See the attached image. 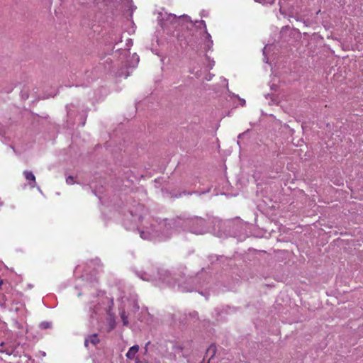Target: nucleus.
I'll use <instances>...</instances> for the list:
<instances>
[{
	"instance_id": "1",
	"label": "nucleus",
	"mask_w": 363,
	"mask_h": 363,
	"mask_svg": "<svg viewBox=\"0 0 363 363\" xmlns=\"http://www.w3.org/2000/svg\"><path fill=\"white\" fill-rule=\"evenodd\" d=\"M99 342H100V340H99V338L98 337L97 334H92V335L87 336V337L85 338L84 345L86 347H88L89 343H91L93 345H96L98 343H99Z\"/></svg>"
},
{
	"instance_id": "6",
	"label": "nucleus",
	"mask_w": 363,
	"mask_h": 363,
	"mask_svg": "<svg viewBox=\"0 0 363 363\" xmlns=\"http://www.w3.org/2000/svg\"><path fill=\"white\" fill-rule=\"evenodd\" d=\"M66 183L69 185H71V184H73L75 183L74 182V177L72 176H69L67 179H66Z\"/></svg>"
},
{
	"instance_id": "4",
	"label": "nucleus",
	"mask_w": 363,
	"mask_h": 363,
	"mask_svg": "<svg viewBox=\"0 0 363 363\" xmlns=\"http://www.w3.org/2000/svg\"><path fill=\"white\" fill-rule=\"evenodd\" d=\"M216 352V346L215 345H211L207 350V354H210L211 357L210 359H211Z\"/></svg>"
},
{
	"instance_id": "3",
	"label": "nucleus",
	"mask_w": 363,
	"mask_h": 363,
	"mask_svg": "<svg viewBox=\"0 0 363 363\" xmlns=\"http://www.w3.org/2000/svg\"><path fill=\"white\" fill-rule=\"evenodd\" d=\"M138 350H139L138 345H134V346L131 347L128 350V352L126 353L127 358L130 359H133L135 357L137 352H138Z\"/></svg>"
},
{
	"instance_id": "2",
	"label": "nucleus",
	"mask_w": 363,
	"mask_h": 363,
	"mask_svg": "<svg viewBox=\"0 0 363 363\" xmlns=\"http://www.w3.org/2000/svg\"><path fill=\"white\" fill-rule=\"evenodd\" d=\"M23 175L25 176L27 181H28V184L30 186V187L33 188L35 186L36 182H35V177L33 174L32 172L29 171H25L23 172Z\"/></svg>"
},
{
	"instance_id": "5",
	"label": "nucleus",
	"mask_w": 363,
	"mask_h": 363,
	"mask_svg": "<svg viewBox=\"0 0 363 363\" xmlns=\"http://www.w3.org/2000/svg\"><path fill=\"white\" fill-rule=\"evenodd\" d=\"M121 319L123 320V325H127L128 323V317L125 315V312H122L121 313Z\"/></svg>"
},
{
	"instance_id": "7",
	"label": "nucleus",
	"mask_w": 363,
	"mask_h": 363,
	"mask_svg": "<svg viewBox=\"0 0 363 363\" xmlns=\"http://www.w3.org/2000/svg\"><path fill=\"white\" fill-rule=\"evenodd\" d=\"M3 283H4V281L2 279L0 280V289H1V286H2Z\"/></svg>"
}]
</instances>
